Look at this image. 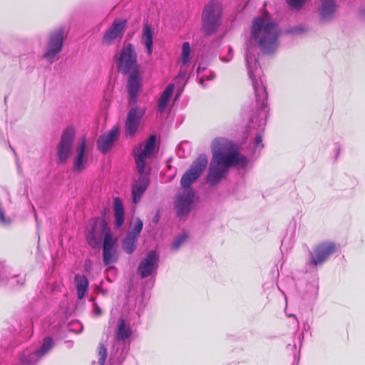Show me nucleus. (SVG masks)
<instances>
[{
    "mask_svg": "<svg viewBox=\"0 0 365 365\" xmlns=\"http://www.w3.org/2000/svg\"><path fill=\"white\" fill-rule=\"evenodd\" d=\"M279 35L280 29L269 14H265L253 19L245 60L255 95L257 110V113L252 115L250 125V128L258 130L254 140L255 150L263 148L262 136L260 131L264 130L266 125L267 114V93L262 78V70L256 56V46H258L264 53H272L279 46Z\"/></svg>",
    "mask_w": 365,
    "mask_h": 365,
    "instance_id": "1",
    "label": "nucleus"
},
{
    "mask_svg": "<svg viewBox=\"0 0 365 365\" xmlns=\"http://www.w3.org/2000/svg\"><path fill=\"white\" fill-rule=\"evenodd\" d=\"M213 159L211 161L207 180L210 185H217L231 166L245 168L248 163L246 157L240 155L237 147L230 140L219 138L212 144Z\"/></svg>",
    "mask_w": 365,
    "mask_h": 365,
    "instance_id": "2",
    "label": "nucleus"
},
{
    "mask_svg": "<svg viewBox=\"0 0 365 365\" xmlns=\"http://www.w3.org/2000/svg\"><path fill=\"white\" fill-rule=\"evenodd\" d=\"M156 138L154 135L149 137L145 143L138 149L134 150V156L138 176L133 180L132 185V198L135 204L138 203L150 184V168L148 160L154 152Z\"/></svg>",
    "mask_w": 365,
    "mask_h": 365,
    "instance_id": "3",
    "label": "nucleus"
},
{
    "mask_svg": "<svg viewBox=\"0 0 365 365\" xmlns=\"http://www.w3.org/2000/svg\"><path fill=\"white\" fill-rule=\"evenodd\" d=\"M223 7L219 0H210L202 12V28L207 35L215 33L221 25Z\"/></svg>",
    "mask_w": 365,
    "mask_h": 365,
    "instance_id": "4",
    "label": "nucleus"
},
{
    "mask_svg": "<svg viewBox=\"0 0 365 365\" xmlns=\"http://www.w3.org/2000/svg\"><path fill=\"white\" fill-rule=\"evenodd\" d=\"M76 139V130L73 126L66 128L61 135L56 145V162L58 164H66L70 158L73 149Z\"/></svg>",
    "mask_w": 365,
    "mask_h": 365,
    "instance_id": "5",
    "label": "nucleus"
},
{
    "mask_svg": "<svg viewBox=\"0 0 365 365\" xmlns=\"http://www.w3.org/2000/svg\"><path fill=\"white\" fill-rule=\"evenodd\" d=\"M103 239V261L106 266L115 263L118 259L117 239L113 237L110 227L104 220H100Z\"/></svg>",
    "mask_w": 365,
    "mask_h": 365,
    "instance_id": "6",
    "label": "nucleus"
},
{
    "mask_svg": "<svg viewBox=\"0 0 365 365\" xmlns=\"http://www.w3.org/2000/svg\"><path fill=\"white\" fill-rule=\"evenodd\" d=\"M65 38V29L59 27L50 33L43 58L52 63L56 56L61 51Z\"/></svg>",
    "mask_w": 365,
    "mask_h": 365,
    "instance_id": "7",
    "label": "nucleus"
},
{
    "mask_svg": "<svg viewBox=\"0 0 365 365\" xmlns=\"http://www.w3.org/2000/svg\"><path fill=\"white\" fill-rule=\"evenodd\" d=\"M207 165V156L205 154L200 155L192 163L190 168L182 175L180 181L181 190L192 189L191 185L197 180Z\"/></svg>",
    "mask_w": 365,
    "mask_h": 365,
    "instance_id": "8",
    "label": "nucleus"
},
{
    "mask_svg": "<svg viewBox=\"0 0 365 365\" xmlns=\"http://www.w3.org/2000/svg\"><path fill=\"white\" fill-rule=\"evenodd\" d=\"M336 251V245L331 242H324L317 245L309 253L307 265L317 267L324 263Z\"/></svg>",
    "mask_w": 365,
    "mask_h": 365,
    "instance_id": "9",
    "label": "nucleus"
},
{
    "mask_svg": "<svg viewBox=\"0 0 365 365\" xmlns=\"http://www.w3.org/2000/svg\"><path fill=\"white\" fill-rule=\"evenodd\" d=\"M195 195L192 189L180 190L175 200L176 213L179 217L187 215L194 205Z\"/></svg>",
    "mask_w": 365,
    "mask_h": 365,
    "instance_id": "10",
    "label": "nucleus"
},
{
    "mask_svg": "<svg viewBox=\"0 0 365 365\" xmlns=\"http://www.w3.org/2000/svg\"><path fill=\"white\" fill-rule=\"evenodd\" d=\"M118 60L119 69L123 73H128L137 68V54L131 43L123 46Z\"/></svg>",
    "mask_w": 365,
    "mask_h": 365,
    "instance_id": "11",
    "label": "nucleus"
},
{
    "mask_svg": "<svg viewBox=\"0 0 365 365\" xmlns=\"http://www.w3.org/2000/svg\"><path fill=\"white\" fill-rule=\"evenodd\" d=\"M145 111V108L138 106H133L129 110L125 122V130L127 136L133 137L135 135Z\"/></svg>",
    "mask_w": 365,
    "mask_h": 365,
    "instance_id": "12",
    "label": "nucleus"
},
{
    "mask_svg": "<svg viewBox=\"0 0 365 365\" xmlns=\"http://www.w3.org/2000/svg\"><path fill=\"white\" fill-rule=\"evenodd\" d=\"M132 334L133 331L130 325L125 323L123 318H120L118 322L115 329V339L117 343H123V349L119 359L120 361H123L124 359L125 355L129 350Z\"/></svg>",
    "mask_w": 365,
    "mask_h": 365,
    "instance_id": "13",
    "label": "nucleus"
},
{
    "mask_svg": "<svg viewBox=\"0 0 365 365\" xmlns=\"http://www.w3.org/2000/svg\"><path fill=\"white\" fill-rule=\"evenodd\" d=\"M159 256L155 251H149L138 266V272L142 278L155 273L158 268Z\"/></svg>",
    "mask_w": 365,
    "mask_h": 365,
    "instance_id": "14",
    "label": "nucleus"
},
{
    "mask_svg": "<svg viewBox=\"0 0 365 365\" xmlns=\"http://www.w3.org/2000/svg\"><path fill=\"white\" fill-rule=\"evenodd\" d=\"M339 6L335 0H320L317 12L322 23H328L334 19Z\"/></svg>",
    "mask_w": 365,
    "mask_h": 365,
    "instance_id": "15",
    "label": "nucleus"
},
{
    "mask_svg": "<svg viewBox=\"0 0 365 365\" xmlns=\"http://www.w3.org/2000/svg\"><path fill=\"white\" fill-rule=\"evenodd\" d=\"M125 25V19H115L104 34L102 40L103 43L109 45L115 41H120L123 36Z\"/></svg>",
    "mask_w": 365,
    "mask_h": 365,
    "instance_id": "16",
    "label": "nucleus"
},
{
    "mask_svg": "<svg viewBox=\"0 0 365 365\" xmlns=\"http://www.w3.org/2000/svg\"><path fill=\"white\" fill-rule=\"evenodd\" d=\"M10 274L9 268L5 266L4 264L0 262V284L1 285H9L11 287L14 288L19 285H23L25 279L24 277L19 278L16 275H13L11 277H8V274Z\"/></svg>",
    "mask_w": 365,
    "mask_h": 365,
    "instance_id": "17",
    "label": "nucleus"
},
{
    "mask_svg": "<svg viewBox=\"0 0 365 365\" xmlns=\"http://www.w3.org/2000/svg\"><path fill=\"white\" fill-rule=\"evenodd\" d=\"M119 134L118 128H113L98 140V148L103 153H107L113 145Z\"/></svg>",
    "mask_w": 365,
    "mask_h": 365,
    "instance_id": "18",
    "label": "nucleus"
},
{
    "mask_svg": "<svg viewBox=\"0 0 365 365\" xmlns=\"http://www.w3.org/2000/svg\"><path fill=\"white\" fill-rule=\"evenodd\" d=\"M86 140L83 138L77 145L76 155L73 159V171L81 173L86 168Z\"/></svg>",
    "mask_w": 365,
    "mask_h": 365,
    "instance_id": "19",
    "label": "nucleus"
},
{
    "mask_svg": "<svg viewBox=\"0 0 365 365\" xmlns=\"http://www.w3.org/2000/svg\"><path fill=\"white\" fill-rule=\"evenodd\" d=\"M128 94L130 104H135L140 87V78L137 73H132L128 78Z\"/></svg>",
    "mask_w": 365,
    "mask_h": 365,
    "instance_id": "20",
    "label": "nucleus"
},
{
    "mask_svg": "<svg viewBox=\"0 0 365 365\" xmlns=\"http://www.w3.org/2000/svg\"><path fill=\"white\" fill-rule=\"evenodd\" d=\"M142 42L146 48L148 56H150L153 49V31L151 26L145 23L142 30Z\"/></svg>",
    "mask_w": 365,
    "mask_h": 365,
    "instance_id": "21",
    "label": "nucleus"
},
{
    "mask_svg": "<svg viewBox=\"0 0 365 365\" xmlns=\"http://www.w3.org/2000/svg\"><path fill=\"white\" fill-rule=\"evenodd\" d=\"M113 212L115 217V226L118 229L123 225L125 220L123 205L118 197H115L113 200Z\"/></svg>",
    "mask_w": 365,
    "mask_h": 365,
    "instance_id": "22",
    "label": "nucleus"
},
{
    "mask_svg": "<svg viewBox=\"0 0 365 365\" xmlns=\"http://www.w3.org/2000/svg\"><path fill=\"white\" fill-rule=\"evenodd\" d=\"M75 283L77 289L78 297L83 299L88 292V280L83 274H76L75 276Z\"/></svg>",
    "mask_w": 365,
    "mask_h": 365,
    "instance_id": "23",
    "label": "nucleus"
},
{
    "mask_svg": "<svg viewBox=\"0 0 365 365\" xmlns=\"http://www.w3.org/2000/svg\"><path fill=\"white\" fill-rule=\"evenodd\" d=\"M174 88V84H169L162 93L160 98H159L158 103V109L160 113H163L165 111L168 103L173 93Z\"/></svg>",
    "mask_w": 365,
    "mask_h": 365,
    "instance_id": "24",
    "label": "nucleus"
},
{
    "mask_svg": "<svg viewBox=\"0 0 365 365\" xmlns=\"http://www.w3.org/2000/svg\"><path fill=\"white\" fill-rule=\"evenodd\" d=\"M54 346V341L51 336L44 338L43 344L40 349L36 351V354L38 356H42L50 351Z\"/></svg>",
    "mask_w": 365,
    "mask_h": 365,
    "instance_id": "25",
    "label": "nucleus"
},
{
    "mask_svg": "<svg viewBox=\"0 0 365 365\" xmlns=\"http://www.w3.org/2000/svg\"><path fill=\"white\" fill-rule=\"evenodd\" d=\"M136 235L134 234H128L123 242V248L128 253L131 254L135 250Z\"/></svg>",
    "mask_w": 365,
    "mask_h": 365,
    "instance_id": "26",
    "label": "nucleus"
},
{
    "mask_svg": "<svg viewBox=\"0 0 365 365\" xmlns=\"http://www.w3.org/2000/svg\"><path fill=\"white\" fill-rule=\"evenodd\" d=\"M98 364L105 365L108 358V350L104 344H101L97 348Z\"/></svg>",
    "mask_w": 365,
    "mask_h": 365,
    "instance_id": "27",
    "label": "nucleus"
},
{
    "mask_svg": "<svg viewBox=\"0 0 365 365\" xmlns=\"http://www.w3.org/2000/svg\"><path fill=\"white\" fill-rule=\"evenodd\" d=\"M190 45L189 42H184L182 46V57L180 60V63L183 65H186L190 61Z\"/></svg>",
    "mask_w": 365,
    "mask_h": 365,
    "instance_id": "28",
    "label": "nucleus"
},
{
    "mask_svg": "<svg viewBox=\"0 0 365 365\" xmlns=\"http://www.w3.org/2000/svg\"><path fill=\"white\" fill-rule=\"evenodd\" d=\"M187 236L185 234H182L178 237L176 240L173 242L172 249L173 250H177L179 247L185 242Z\"/></svg>",
    "mask_w": 365,
    "mask_h": 365,
    "instance_id": "29",
    "label": "nucleus"
},
{
    "mask_svg": "<svg viewBox=\"0 0 365 365\" xmlns=\"http://www.w3.org/2000/svg\"><path fill=\"white\" fill-rule=\"evenodd\" d=\"M287 4L294 9H300L306 2V0H286Z\"/></svg>",
    "mask_w": 365,
    "mask_h": 365,
    "instance_id": "30",
    "label": "nucleus"
},
{
    "mask_svg": "<svg viewBox=\"0 0 365 365\" xmlns=\"http://www.w3.org/2000/svg\"><path fill=\"white\" fill-rule=\"evenodd\" d=\"M200 70L201 67L199 66L197 69V75L200 76V82L202 85V86H206V85L204 83L205 81H211L213 80L215 77V75L212 73V72L210 73L209 75H200Z\"/></svg>",
    "mask_w": 365,
    "mask_h": 365,
    "instance_id": "31",
    "label": "nucleus"
},
{
    "mask_svg": "<svg viewBox=\"0 0 365 365\" xmlns=\"http://www.w3.org/2000/svg\"><path fill=\"white\" fill-rule=\"evenodd\" d=\"M189 72L187 64L183 65L180 63V69L178 75V80H184L186 78Z\"/></svg>",
    "mask_w": 365,
    "mask_h": 365,
    "instance_id": "32",
    "label": "nucleus"
},
{
    "mask_svg": "<svg viewBox=\"0 0 365 365\" xmlns=\"http://www.w3.org/2000/svg\"><path fill=\"white\" fill-rule=\"evenodd\" d=\"M142 229H143V222L140 220H138V221L135 224L133 232H132L131 234H134L135 235H136V238H137L138 236L140 235Z\"/></svg>",
    "mask_w": 365,
    "mask_h": 365,
    "instance_id": "33",
    "label": "nucleus"
},
{
    "mask_svg": "<svg viewBox=\"0 0 365 365\" xmlns=\"http://www.w3.org/2000/svg\"><path fill=\"white\" fill-rule=\"evenodd\" d=\"M232 57H233V51H232V48L230 46H229L227 55L224 57H220V59H221V61H222L224 62H229L231 61Z\"/></svg>",
    "mask_w": 365,
    "mask_h": 365,
    "instance_id": "34",
    "label": "nucleus"
},
{
    "mask_svg": "<svg viewBox=\"0 0 365 365\" xmlns=\"http://www.w3.org/2000/svg\"><path fill=\"white\" fill-rule=\"evenodd\" d=\"M102 314V309L99 307L93 299V315L98 317Z\"/></svg>",
    "mask_w": 365,
    "mask_h": 365,
    "instance_id": "35",
    "label": "nucleus"
},
{
    "mask_svg": "<svg viewBox=\"0 0 365 365\" xmlns=\"http://www.w3.org/2000/svg\"><path fill=\"white\" fill-rule=\"evenodd\" d=\"M10 220L6 219L4 212L2 210H0V222L3 225H9L10 223Z\"/></svg>",
    "mask_w": 365,
    "mask_h": 365,
    "instance_id": "36",
    "label": "nucleus"
},
{
    "mask_svg": "<svg viewBox=\"0 0 365 365\" xmlns=\"http://www.w3.org/2000/svg\"><path fill=\"white\" fill-rule=\"evenodd\" d=\"M86 237L88 243L91 245V230H90L88 228H86Z\"/></svg>",
    "mask_w": 365,
    "mask_h": 365,
    "instance_id": "37",
    "label": "nucleus"
},
{
    "mask_svg": "<svg viewBox=\"0 0 365 365\" xmlns=\"http://www.w3.org/2000/svg\"><path fill=\"white\" fill-rule=\"evenodd\" d=\"M89 262H90V261H89V260L86 261V267L88 266V263H89Z\"/></svg>",
    "mask_w": 365,
    "mask_h": 365,
    "instance_id": "38",
    "label": "nucleus"
}]
</instances>
